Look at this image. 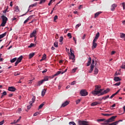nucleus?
Wrapping results in <instances>:
<instances>
[{
    "label": "nucleus",
    "instance_id": "obj_1",
    "mask_svg": "<svg viewBox=\"0 0 125 125\" xmlns=\"http://www.w3.org/2000/svg\"><path fill=\"white\" fill-rule=\"evenodd\" d=\"M95 90L93 91L92 92H91V93L94 96H96L97 95H99V94L100 96H102L105 94H107L109 92V91H110V89L109 88H107L104 91V92H102V89H100V86L95 85Z\"/></svg>",
    "mask_w": 125,
    "mask_h": 125
},
{
    "label": "nucleus",
    "instance_id": "obj_2",
    "mask_svg": "<svg viewBox=\"0 0 125 125\" xmlns=\"http://www.w3.org/2000/svg\"><path fill=\"white\" fill-rule=\"evenodd\" d=\"M116 118H117V116H112L110 118V119L107 120H105V119H98V120H97V121H98V122L104 121V123L102 124V125H107L109 123L113 122Z\"/></svg>",
    "mask_w": 125,
    "mask_h": 125
},
{
    "label": "nucleus",
    "instance_id": "obj_3",
    "mask_svg": "<svg viewBox=\"0 0 125 125\" xmlns=\"http://www.w3.org/2000/svg\"><path fill=\"white\" fill-rule=\"evenodd\" d=\"M35 98H36L35 96H33V97H32V99H31V101L30 102V103H29L30 105L27 106V108L28 110H29L31 108V107H32V104L35 103Z\"/></svg>",
    "mask_w": 125,
    "mask_h": 125
},
{
    "label": "nucleus",
    "instance_id": "obj_4",
    "mask_svg": "<svg viewBox=\"0 0 125 125\" xmlns=\"http://www.w3.org/2000/svg\"><path fill=\"white\" fill-rule=\"evenodd\" d=\"M94 64H95V61L94 59L92 60V61L91 62V64L90 66V70L88 71L89 73H92V72L93 71L94 67L95 65H94Z\"/></svg>",
    "mask_w": 125,
    "mask_h": 125
},
{
    "label": "nucleus",
    "instance_id": "obj_5",
    "mask_svg": "<svg viewBox=\"0 0 125 125\" xmlns=\"http://www.w3.org/2000/svg\"><path fill=\"white\" fill-rule=\"evenodd\" d=\"M88 92H86V90L85 89H83L81 91H80V95H81V96L85 97L88 95Z\"/></svg>",
    "mask_w": 125,
    "mask_h": 125
},
{
    "label": "nucleus",
    "instance_id": "obj_6",
    "mask_svg": "<svg viewBox=\"0 0 125 125\" xmlns=\"http://www.w3.org/2000/svg\"><path fill=\"white\" fill-rule=\"evenodd\" d=\"M22 56H21L20 57H19V58H18V59H17V61H16V63H15V66H17V65H18V64L20 63V62H21V60H22Z\"/></svg>",
    "mask_w": 125,
    "mask_h": 125
},
{
    "label": "nucleus",
    "instance_id": "obj_7",
    "mask_svg": "<svg viewBox=\"0 0 125 125\" xmlns=\"http://www.w3.org/2000/svg\"><path fill=\"white\" fill-rule=\"evenodd\" d=\"M36 6V4H31V5L29 6V7L28 8V11L26 12L25 14H23L21 16V17H23L25 15H26L27 13H28V11H29L30 10H31V8H33L34 7Z\"/></svg>",
    "mask_w": 125,
    "mask_h": 125
},
{
    "label": "nucleus",
    "instance_id": "obj_8",
    "mask_svg": "<svg viewBox=\"0 0 125 125\" xmlns=\"http://www.w3.org/2000/svg\"><path fill=\"white\" fill-rule=\"evenodd\" d=\"M79 125H89L88 124V122L84 121H79Z\"/></svg>",
    "mask_w": 125,
    "mask_h": 125
},
{
    "label": "nucleus",
    "instance_id": "obj_9",
    "mask_svg": "<svg viewBox=\"0 0 125 125\" xmlns=\"http://www.w3.org/2000/svg\"><path fill=\"white\" fill-rule=\"evenodd\" d=\"M8 90L11 92H14V91H16V88H15L14 87L11 86V87H9V88H8Z\"/></svg>",
    "mask_w": 125,
    "mask_h": 125
},
{
    "label": "nucleus",
    "instance_id": "obj_10",
    "mask_svg": "<svg viewBox=\"0 0 125 125\" xmlns=\"http://www.w3.org/2000/svg\"><path fill=\"white\" fill-rule=\"evenodd\" d=\"M1 18H2V22H6V21H7L8 19L4 15H2L1 17Z\"/></svg>",
    "mask_w": 125,
    "mask_h": 125
},
{
    "label": "nucleus",
    "instance_id": "obj_11",
    "mask_svg": "<svg viewBox=\"0 0 125 125\" xmlns=\"http://www.w3.org/2000/svg\"><path fill=\"white\" fill-rule=\"evenodd\" d=\"M36 33H37L36 30H34V31L32 33H31V35H30V38H33V37H35Z\"/></svg>",
    "mask_w": 125,
    "mask_h": 125
},
{
    "label": "nucleus",
    "instance_id": "obj_12",
    "mask_svg": "<svg viewBox=\"0 0 125 125\" xmlns=\"http://www.w3.org/2000/svg\"><path fill=\"white\" fill-rule=\"evenodd\" d=\"M116 7H117V4H112L111 8L110 10L112 11H114V10L115 9Z\"/></svg>",
    "mask_w": 125,
    "mask_h": 125
},
{
    "label": "nucleus",
    "instance_id": "obj_13",
    "mask_svg": "<svg viewBox=\"0 0 125 125\" xmlns=\"http://www.w3.org/2000/svg\"><path fill=\"white\" fill-rule=\"evenodd\" d=\"M50 78V76H45L43 80H42V81H43L44 82H47L48 81L49 79Z\"/></svg>",
    "mask_w": 125,
    "mask_h": 125
},
{
    "label": "nucleus",
    "instance_id": "obj_14",
    "mask_svg": "<svg viewBox=\"0 0 125 125\" xmlns=\"http://www.w3.org/2000/svg\"><path fill=\"white\" fill-rule=\"evenodd\" d=\"M68 104H69V102L67 101H65V103H63V104H62V105L61 106V107H64Z\"/></svg>",
    "mask_w": 125,
    "mask_h": 125
},
{
    "label": "nucleus",
    "instance_id": "obj_15",
    "mask_svg": "<svg viewBox=\"0 0 125 125\" xmlns=\"http://www.w3.org/2000/svg\"><path fill=\"white\" fill-rule=\"evenodd\" d=\"M114 81L117 82H120V81H121V79L118 77H114Z\"/></svg>",
    "mask_w": 125,
    "mask_h": 125
},
{
    "label": "nucleus",
    "instance_id": "obj_16",
    "mask_svg": "<svg viewBox=\"0 0 125 125\" xmlns=\"http://www.w3.org/2000/svg\"><path fill=\"white\" fill-rule=\"evenodd\" d=\"M97 47V43H92V50L94 49L95 48H96Z\"/></svg>",
    "mask_w": 125,
    "mask_h": 125
},
{
    "label": "nucleus",
    "instance_id": "obj_17",
    "mask_svg": "<svg viewBox=\"0 0 125 125\" xmlns=\"http://www.w3.org/2000/svg\"><path fill=\"white\" fill-rule=\"evenodd\" d=\"M46 89L45 88L43 89V90H42V97L44 96V95H45V93L46 91Z\"/></svg>",
    "mask_w": 125,
    "mask_h": 125
},
{
    "label": "nucleus",
    "instance_id": "obj_18",
    "mask_svg": "<svg viewBox=\"0 0 125 125\" xmlns=\"http://www.w3.org/2000/svg\"><path fill=\"white\" fill-rule=\"evenodd\" d=\"M91 62H92V59L91 58H89V59L88 60V62L87 63V67H88L89 65H90Z\"/></svg>",
    "mask_w": 125,
    "mask_h": 125
},
{
    "label": "nucleus",
    "instance_id": "obj_19",
    "mask_svg": "<svg viewBox=\"0 0 125 125\" xmlns=\"http://www.w3.org/2000/svg\"><path fill=\"white\" fill-rule=\"evenodd\" d=\"M98 104H99V103L97 102H93L92 103H91V106H96L98 105Z\"/></svg>",
    "mask_w": 125,
    "mask_h": 125
},
{
    "label": "nucleus",
    "instance_id": "obj_20",
    "mask_svg": "<svg viewBox=\"0 0 125 125\" xmlns=\"http://www.w3.org/2000/svg\"><path fill=\"white\" fill-rule=\"evenodd\" d=\"M98 73H99V70L97 69V67H95V70L94 71V74L95 75H97Z\"/></svg>",
    "mask_w": 125,
    "mask_h": 125
},
{
    "label": "nucleus",
    "instance_id": "obj_21",
    "mask_svg": "<svg viewBox=\"0 0 125 125\" xmlns=\"http://www.w3.org/2000/svg\"><path fill=\"white\" fill-rule=\"evenodd\" d=\"M101 13H102V12H98L96 13L95 14V18H97V17L99 16V15L101 14Z\"/></svg>",
    "mask_w": 125,
    "mask_h": 125
},
{
    "label": "nucleus",
    "instance_id": "obj_22",
    "mask_svg": "<svg viewBox=\"0 0 125 125\" xmlns=\"http://www.w3.org/2000/svg\"><path fill=\"white\" fill-rule=\"evenodd\" d=\"M6 35V33L2 34V35H0V39H1L2 38H4Z\"/></svg>",
    "mask_w": 125,
    "mask_h": 125
},
{
    "label": "nucleus",
    "instance_id": "obj_23",
    "mask_svg": "<svg viewBox=\"0 0 125 125\" xmlns=\"http://www.w3.org/2000/svg\"><path fill=\"white\" fill-rule=\"evenodd\" d=\"M62 72L59 71L58 72H57V73L54 74V77L58 76V75H59L60 74H62Z\"/></svg>",
    "mask_w": 125,
    "mask_h": 125
},
{
    "label": "nucleus",
    "instance_id": "obj_24",
    "mask_svg": "<svg viewBox=\"0 0 125 125\" xmlns=\"http://www.w3.org/2000/svg\"><path fill=\"white\" fill-rule=\"evenodd\" d=\"M17 60V58H14L13 59L10 60V62L11 63H14Z\"/></svg>",
    "mask_w": 125,
    "mask_h": 125
},
{
    "label": "nucleus",
    "instance_id": "obj_25",
    "mask_svg": "<svg viewBox=\"0 0 125 125\" xmlns=\"http://www.w3.org/2000/svg\"><path fill=\"white\" fill-rule=\"evenodd\" d=\"M118 123H119V121H116L115 122L110 124L109 125H118Z\"/></svg>",
    "mask_w": 125,
    "mask_h": 125
},
{
    "label": "nucleus",
    "instance_id": "obj_26",
    "mask_svg": "<svg viewBox=\"0 0 125 125\" xmlns=\"http://www.w3.org/2000/svg\"><path fill=\"white\" fill-rule=\"evenodd\" d=\"M20 75V72L19 71L15 72V73H14V76H19Z\"/></svg>",
    "mask_w": 125,
    "mask_h": 125
},
{
    "label": "nucleus",
    "instance_id": "obj_27",
    "mask_svg": "<svg viewBox=\"0 0 125 125\" xmlns=\"http://www.w3.org/2000/svg\"><path fill=\"white\" fill-rule=\"evenodd\" d=\"M43 82H45V81H41L38 82V86H40L41 85L43 84Z\"/></svg>",
    "mask_w": 125,
    "mask_h": 125
},
{
    "label": "nucleus",
    "instance_id": "obj_28",
    "mask_svg": "<svg viewBox=\"0 0 125 125\" xmlns=\"http://www.w3.org/2000/svg\"><path fill=\"white\" fill-rule=\"evenodd\" d=\"M6 24V21H2V23L0 25V26L4 27L5 25Z\"/></svg>",
    "mask_w": 125,
    "mask_h": 125
},
{
    "label": "nucleus",
    "instance_id": "obj_29",
    "mask_svg": "<svg viewBox=\"0 0 125 125\" xmlns=\"http://www.w3.org/2000/svg\"><path fill=\"white\" fill-rule=\"evenodd\" d=\"M35 56V53H32L29 54V59H32Z\"/></svg>",
    "mask_w": 125,
    "mask_h": 125
},
{
    "label": "nucleus",
    "instance_id": "obj_30",
    "mask_svg": "<svg viewBox=\"0 0 125 125\" xmlns=\"http://www.w3.org/2000/svg\"><path fill=\"white\" fill-rule=\"evenodd\" d=\"M44 105V103H42L41 104H40V105H39L38 109H41L42 107H43Z\"/></svg>",
    "mask_w": 125,
    "mask_h": 125
},
{
    "label": "nucleus",
    "instance_id": "obj_31",
    "mask_svg": "<svg viewBox=\"0 0 125 125\" xmlns=\"http://www.w3.org/2000/svg\"><path fill=\"white\" fill-rule=\"evenodd\" d=\"M100 36L99 32L97 33L96 35L95 36V39H99Z\"/></svg>",
    "mask_w": 125,
    "mask_h": 125
},
{
    "label": "nucleus",
    "instance_id": "obj_32",
    "mask_svg": "<svg viewBox=\"0 0 125 125\" xmlns=\"http://www.w3.org/2000/svg\"><path fill=\"white\" fill-rule=\"evenodd\" d=\"M15 9H16V12H20V9L19 8L18 6H16Z\"/></svg>",
    "mask_w": 125,
    "mask_h": 125
},
{
    "label": "nucleus",
    "instance_id": "obj_33",
    "mask_svg": "<svg viewBox=\"0 0 125 125\" xmlns=\"http://www.w3.org/2000/svg\"><path fill=\"white\" fill-rule=\"evenodd\" d=\"M109 98V96H104L103 97H102V99H103L104 100H105L106 99H108Z\"/></svg>",
    "mask_w": 125,
    "mask_h": 125
},
{
    "label": "nucleus",
    "instance_id": "obj_34",
    "mask_svg": "<svg viewBox=\"0 0 125 125\" xmlns=\"http://www.w3.org/2000/svg\"><path fill=\"white\" fill-rule=\"evenodd\" d=\"M69 125H76V123H75L74 122H69Z\"/></svg>",
    "mask_w": 125,
    "mask_h": 125
},
{
    "label": "nucleus",
    "instance_id": "obj_35",
    "mask_svg": "<svg viewBox=\"0 0 125 125\" xmlns=\"http://www.w3.org/2000/svg\"><path fill=\"white\" fill-rule=\"evenodd\" d=\"M74 59L75 56H70V57H69V60H74Z\"/></svg>",
    "mask_w": 125,
    "mask_h": 125
},
{
    "label": "nucleus",
    "instance_id": "obj_36",
    "mask_svg": "<svg viewBox=\"0 0 125 125\" xmlns=\"http://www.w3.org/2000/svg\"><path fill=\"white\" fill-rule=\"evenodd\" d=\"M116 95H117V93H115L114 94H113V95H111V96H110V99H112V98L116 96Z\"/></svg>",
    "mask_w": 125,
    "mask_h": 125
},
{
    "label": "nucleus",
    "instance_id": "obj_37",
    "mask_svg": "<svg viewBox=\"0 0 125 125\" xmlns=\"http://www.w3.org/2000/svg\"><path fill=\"white\" fill-rule=\"evenodd\" d=\"M102 115L104 116H111L112 114H102Z\"/></svg>",
    "mask_w": 125,
    "mask_h": 125
},
{
    "label": "nucleus",
    "instance_id": "obj_38",
    "mask_svg": "<svg viewBox=\"0 0 125 125\" xmlns=\"http://www.w3.org/2000/svg\"><path fill=\"white\" fill-rule=\"evenodd\" d=\"M121 84V82H118L117 83H115V84H114V86H120Z\"/></svg>",
    "mask_w": 125,
    "mask_h": 125
},
{
    "label": "nucleus",
    "instance_id": "obj_39",
    "mask_svg": "<svg viewBox=\"0 0 125 125\" xmlns=\"http://www.w3.org/2000/svg\"><path fill=\"white\" fill-rule=\"evenodd\" d=\"M40 114V113L39 112H35V114H34L33 116L35 117L36 116L39 115Z\"/></svg>",
    "mask_w": 125,
    "mask_h": 125
},
{
    "label": "nucleus",
    "instance_id": "obj_40",
    "mask_svg": "<svg viewBox=\"0 0 125 125\" xmlns=\"http://www.w3.org/2000/svg\"><path fill=\"white\" fill-rule=\"evenodd\" d=\"M35 45V44L33 43H31L30 44V45L28 46V48H32V47H33Z\"/></svg>",
    "mask_w": 125,
    "mask_h": 125
},
{
    "label": "nucleus",
    "instance_id": "obj_41",
    "mask_svg": "<svg viewBox=\"0 0 125 125\" xmlns=\"http://www.w3.org/2000/svg\"><path fill=\"white\" fill-rule=\"evenodd\" d=\"M46 57V55L45 54H44L43 55V57H42V59L45 60Z\"/></svg>",
    "mask_w": 125,
    "mask_h": 125
},
{
    "label": "nucleus",
    "instance_id": "obj_42",
    "mask_svg": "<svg viewBox=\"0 0 125 125\" xmlns=\"http://www.w3.org/2000/svg\"><path fill=\"white\" fill-rule=\"evenodd\" d=\"M18 123V122L16 121L15 120V121H14V122H12V123H11V125H15V124H17Z\"/></svg>",
    "mask_w": 125,
    "mask_h": 125
},
{
    "label": "nucleus",
    "instance_id": "obj_43",
    "mask_svg": "<svg viewBox=\"0 0 125 125\" xmlns=\"http://www.w3.org/2000/svg\"><path fill=\"white\" fill-rule=\"evenodd\" d=\"M77 67L72 69V73H74L75 72H76V71H77Z\"/></svg>",
    "mask_w": 125,
    "mask_h": 125
},
{
    "label": "nucleus",
    "instance_id": "obj_44",
    "mask_svg": "<svg viewBox=\"0 0 125 125\" xmlns=\"http://www.w3.org/2000/svg\"><path fill=\"white\" fill-rule=\"evenodd\" d=\"M54 45L55 47H58V43L57 42H54Z\"/></svg>",
    "mask_w": 125,
    "mask_h": 125
},
{
    "label": "nucleus",
    "instance_id": "obj_45",
    "mask_svg": "<svg viewBox=\"0 0 125 125\" xmlns=\"http://www.w3.org/2000/svg\"><path fill=\"white\" fill-rule=\"evenodd\" d=\"M7 93L6 91H4L3 92H2V96H6Z\"/></svg>",
    "mask_w": 125,
    "mask_h": 125
},
{
    "label": "nucleus",
    "instance_id": "obj_46",
    "mask_svg": "<svg viewBox=\"0 0 125 125\" xmlns=\"http://www.w3.org/2000/svg\"><path fill=\"white\" fill-rule=\"evenodd\" d=\"M58 17L57 16H54V21L55 22L56 20H57Z\"/></svg>",
    "mask_w": 125,
    "mask_h": 125
},
{
    "label": "nucleus",
    "instance_id": "obj_47",
    "mask_svg": "<svg viewBox=\"0 0 125 125\" xmlns=\"http://www.w3.org/2000/svg\"><path fill=\"white\" fill-rule=\"evenodd\" d=\"M67 36L69 37V39L72 38L71 33H68Z\"/></svg>",
    "mask_w": 125,
    "mask_h": 125
},
{
    "label": "nucleus",
    "instance_id": "obj_48",
    "mask_svg": "<svg viewBox=\"0 0 125 125\" xmlns=\"http://www.w3.org/2000/svg\"><path fill=\"white\" fill-rule=\"evenodd\" d=\"M70 53H71V55L70 56H75L74 54L72 52V49H70Z\"/></svg>",
    "mask_w": 125,
    "mask_h": 125
},
{
    "label": "nucleus",
    "instance_id": "obj_49",
    "mask_svg": "<svg viewBox=\"0 0 125 125\" xmlns=\"http://www.w3.org/2000/svg\"><path fill=\"white\" fill-rule=\"evenodd\" d=\"M80 26H81V24H80V23L76 25V29L78 28V27H80Z\"/></svg>",
    "mask_w": 125,
    "mask_h": 125
},
{
    "label": "nucleus",
    "instance_id": "obj_50",
    "mask_svg": "<svg viewBox=\"0 0 125 125\" xmlns=\"http://www.w3.org/2000/svg\"><path fill=\"white\" fill-rule=\"evenodd\" d=\"M80 101H81L80 99L77 100V101H76V104H80Z\"/></svg>",
    "mask_w": 125,
    "mask_h": 125
},
{
    "label": "nucleus",
    "instance_id": "obj_51",
    "mask_svg": "<svg viewBox=\"0 0 125 125\" xmlns=\"http://www.w3.org/2000/svg\"><path fill=\"white\" fill-rule=\"evenodd\" d=\"M97 40L98 39L96 38L94 39V40H93V43H96L95 42H97Z\"/></svg>",
    "mask_w": 125,
    "mask_h": 125
},
{
    "label": "nucleus",
    "instance_id": "obj_52",
    "mask_svg": "<svg viewBox=\"0 0 125 125\" xmlns=\"http://www.w3.org/2000/svg\"><path fill=\"white\" fill-rule=\"evenodd\" d=\"M63 40V37H61L60 38V42H62V40Z\"/></svg>",
    "mask_w": 125,
    "mask_h": 125
},
{
    "label": "nucleus",
    "instance_id": "obj_53",
    "mask_svg": "<svg viewBox=\"0 0 125 125\" xmlns=\"http://www.w3.org/2000/svg\"><path fill=\"white\" fill-rule=\"evenodd\" d=\"M45 0H41L40 3L42 4V3H44V2H45Z\"/></svg>",
    "mask_w": 125,
    "mask_h": 125
},
{
    "label": "nucleus",
    "instance_id": "obj_54",
    "mask_svg": "<svg viewBox=\"0 0 125 125\" xmlns=\"http://www.w3.org/2000/svg\"><path fill=\"white\" fill-rule=\"evenodd\" d=\"M67 71V68L65 69V70H64L63 72H62L61 74H63L64 73H66Z\"/></svg>",
    "mask_w": 125,
    "mask_h": 125
},
{
    "label": "nucleus",
    "instance_id": "obj_55",
    "mask_svg": "<svg viewBox=\"0 0 125 125\" xmlns=\"http://www.w3.org/2000/svg\"><path fill=\"white\" fill-rule=\"evenodd\" d=\"M4 124V120H2V121L0 122V125H2Z\"/></svg>",
    "mask_w": 125,
    "mask_h": 125
},
{
    "label": "nucleus",
    "instance_id": "obj_56",
    "mask_svg": "<svg viewBox=\"0 0 125 125\" xmlns=\"http://www.w3.org/2000/svg\"><path fill=\"white\" fill-rule=\"evenodd\" d=\"M125 37V34L123 33L121 35V38H123Z\"/></svg>",
    "mask_w": 125,
    "mask_h": 125
},
{
    "label": "nucleus",
    "instance_id": "obj_57",
    "mask_svg": "<svg viewBox=\"0 0 125 125\" xmlns=\"http://www.w3.org/2000/svg\"><path fill=\"white\" fill-rule=\"evenodd\" d=\"M47 69H44V70H43V71H42V74H44V73H45L46 72H47Z\"/></svg>",
    "mask_w": 125,
    "mask_h": 125
},
{
    "label": "nucleus",
    "instance_id": "obj_58",
    "mask_svg": "<svg viewBox=\"0 0 125 125\" xmlns=\"http://www.w3.org/2000/svg\"><path fill=\"white\" fill-rule=\"evenodd\" d=\"M75 84H76V81H73L72 82V83H71V85H74Z\"/></svg>",
    "mask_w": 125,
    "mask_h": 125
},
{
    "label": "nucleus",
    "instance_id": "obj_59",
    "mask_svg": "<svg viewBox=\"0 0 125 125\" xmlns=\"http://www.w3.org/2000/svg\"><path fill=\"white\" fill-rule=\"evenodd\" d=\"M121 68L125 69V65H121Z\"/></svg>",
    "mask_w": 125,
    "mask_h": 125
},
{
    "label": "nucleus",
    "instance_id": "obj_60",
    "mask_svg": "<svg viewBox=\"0 0 125 125\" xmlns=\"http://www.w3.org/2000/svg\"><path fill=\"white\" fill-rule=\"evenodd\" d=\"M82 8H83V5H79V9L80 10V9H81Z\"/></svg>",
    "mask_w": 125,
    "mask_h": 125
},
{
    "label": "nucleus",
    "instance_id": "obj_61",
    "mask_svg": "<svg viewBox=\"0 0 125 125\" xmlns=\"http://www.w3.org/2000/svg\"><path fill=\"white\" fill-rule=\"evenodd\" d=\"M116 106V104H114L112 105V106L110 107V108H113L114 107H115Z\"/></svg>",
    "mask_w": 125,
    "mask_h": 125
},
{
    "label": "nucleus",
    "instance_id": "obj_62",
    "mask_svg": "<svg viewBox=\"0 0 125 125\" xmlns=\"http://www.w3.org/2000/svg\"><path fill=\"white\" fill-rule=\"evenodd\" d=\"M115 53H116L115 51H112V52H111V55H114Z\"/></svg>",
    "mask_w": 125,
    "mask_h": 125
},
{
    "label": "nucleus",
    "instance_id": "obj_63",
    "mask_svg": "<svg viewBox=\"0 0 125 125\" xmlns=\"http://www.w3.org/2000/svg\"><path fill=\"white\" fill-rule=\"evenodd\" d=\"M52 3V1H50V2H49L48 3V5L50 6Z\"/></svg>",
    "mask_w": 125,
    "mask_h": 125
},
{
    "label": "nucleus",
    "instance_id": "obj_64",
    "mask_svg": "<svg viewBox=\"0 0 125 125\" xmlns=\"http://www.w3.org/2000/svg\"><path fill=\"white\" fill-rule=\"evenodd\" d=\"M122 23H123L124 25H125V20L122 21Z\"/></svg>",
    "mask_w": 125,
    "mask_h": 125
}]
</instances>
